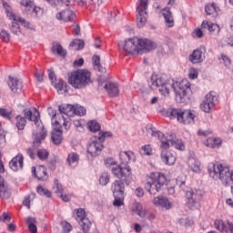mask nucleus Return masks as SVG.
Returning <instances> with one entry per match:
<instances>
[{"label": "nucleus", "mask_w": 233, "mask_h": 233, "mask_svg": "<svg viewBox=\"0 0 233 233\" xmlns=\"http://www.w3.org/2000/svg\"><path fill=\"white\" fill-rule=\"evenodd\" d=\"M207 52V48L205 46H200L198 49H195L193 53L189 56V60L193 65L198 63H203L205 59V53Z\"/></svg>", "instance_id": "dca6fc26"}, {"label": "nucleus", "mask_w": 233, "mask_h": 233, "mask_svg": "<svg viewBox=\"0 0 233 233\" xmlns=\"http://www.w3.org/2000/svg\"><path fill=\"white\" fill-rule=\"evenodd\" d=\"M36 191L40 196H46V198H50V196H52V193H50L48 189L44 188L42 186H38Z\"/></svg>", "instance_id": "864d4df0"}, {"label": "nucleus", "mask_w": 233, "mask_h": 233, "mask_svg": "<svg viewBox=\"0 0 233 233\" xmlns=\"http://www.w3.org/2000/svg\"><path fill=\"white\" fill-rule=\"evenodd\" d=\"M222 63L225 65V66H230V58L225 55H222Z\"/></svg>", "instance_id": "052dcab7"}, {"label": "nucleus", "mask_w": 233, "mask_h": 233, "mask_svg": "<svg viewBox=\"0 0 233 233\" xmlns=\"http://www.w3.org/2000/svg\"><path fill=\"white\" fill-rule=\"evenodd\" d=\"M99 183L102 187H106V185L110 183V176L106 172L102 173L99 177Z\"/></svg>", "instance_id": "a19ab883"}, {"label": "nucleus", "mask_w": 233, "mask_h": 233, "mask_svg": "<svg viewBox=\"0 0 233 233\" xmlns=\"http://www.w3.org/2000/svg\"><path fill=\"white\" fill-rule=\"evenodd\" d=\"M140 154L143 156H151L152 155V146L146 145L143 146L140 149Z\"/></svg>", "instance_id": "8fccbe9b"}, {"label": "nucleus", "mask_w": 233, "mask_h": 233, "mask_svg": "<svg viewBox=\"0 0 233 233\" xmlns=\"http://www.w3.org/2000/svg\"><path fill=\"white\" fill-rule=\"evenodd\" d=\"M51 52L53 54H57L58 56H61V57H65V56H66V51H65V49H63V46H60V44L57 42H53Z\"/></svg>", "instance_id": "2f4dec72"}, {"label": "nucleus", "mask_w": 233, "mask_h": 233, "mask_svg": "<svg viewBox=\"0 0 233 233\" xmlns=\"http://www.w3.org/2000/svg\"><path fill=\"white\" fill-rule=\"evenodd\" d=\"M135 194L137 198H143V196H145V191L143 190L142 187H137L135 190Z\"/></svg>", "instance_id": "13d9d810"}, {"label": "nucleus", "mask_w": 233, "mask_h": 233, "mask_svg": "<svg viewBox=\"0 0 233 233\" xmlns=\"http://www.w3.org/2000/svg\"><path fill=\"white\" fill-rule=\"evenodd\" d=\"M227 226H228V229L229 233H233V223L228 220Z\"/></svg>", "instance_id": "774afa93"}, {"label": "nucleus", "mask_w": 233, "mask_h": 233, "mask_svg": "<svg viewBox=\"0 0 233 233\" xmlns=\"http://www.w3.org/2000/svg\"><path fill=\"white\" fill-rule=\"evenodd\" d=\"M58 198H61V199L64 200L65 203H68V201H70V196L65 195V193L60 194Z\"/></svg>", "instance_id": "69168bd1"}, {"label": "nucleus", "mask_w": 233, "mask_h": 233, "mask_svg": "<svg viewBox=\"0 0 233 233\" xmlns=\"http://www.w3.org/2000/svg\"><path fill=\"white\" fill-rule=\"evenodd\" d=\"M112 185L113 196H125V183H127L128 177L125 180L118 178Z\"/></svg>", "instance_id": "a211bd4d"}, {"label": "nucleus", "mask_w": 233, "mask_h": 233, "mask_svg": "<svg viewBox=\"0 0 233 233\" xmlns=\"http://www.w3.org/2000/svg\"><path fill=\"white\" fill-rule=\"evenodd\" d=\"M177 185L179 188L186 192V198L187 199V204L189 205L190 208H198L199 201L203 199V196H205V192L201 189H194L190 187H187L185 186V181H177Z\"/></svg>", "instance_id": "1a4fd4ad"}, {"label": "nucleus", "mask_w": 233, "mask_h": 233, "mask_svg": "<svg viewBox=\"0 0 233 233\" xmlns=\"http://www.w3.org/2000/svg\"><path fill=\"white\" fill-rule=\"evenodd\" d=\"M56 19L69 23L70 21H74V19H76V14L70 9H66L56 14Z\"/></svg>", "instance_id": "4be33fe9"}, {"label": "nucleus", "mask_w": 233, "mask_h": 233, "mask_svg": "<svg viewBox=\"0 0 233 233\" xmlns=\"http://www.w3.org/2000/svg\"><path fill=\"white\" fill-rule=\"evenodd\" d=\"M55 130L52 132L51 139L55 145H61L63 141V131L58 121H56Z\"/></svg>", "instance_id": "aec40b11"}, {"label": "nucleus", "mask_w": 233, "mask_h": 233, "mask_svg": "<svg viewBox=\"0 0 233 233\" xmlns=\"http://www.w3.org/2000/svg\"><path fill=\"white\" fill-rule=\"evenodd\" d=\"M23 205H24V207H26L28 209H30V195L25 197Z\"/></svg>", "instance_id": "e2e57ef3"}, {"label": "nucleus", "mask_w": 233, "mask_h": 233, "mask_svg": "<svg viewBox=\"0 0 233 233\" xmlns=\"http://www.w3.org/2000/svg\"><path fill=\"white\" fill-rule=\"evenodd\" d=\"M148 86L151 90H159L162 96H168L170 94V87L173 88L176 94L177 103H185L187 92L190 90V82L183 79L181 82H175L172 85L167 84V79L161 75H152L148 81Z\"/></svg>", "instance_id": "f257e3e1"}, {"label": "nucleus", "mask_w": 233, "mask_h": 233, "mask_svg": "<svg viewBox=\"0 0 233 233\" xmlns=\"http://www.w3.org/2000/svg\"><path fill=\"white\" fill-rule=\"evenodd\" d=\"M48 156H50V153H48V151H46V149H39L37 151V157L41 159V161L48 159Z\"/></svg>", "instance_id": "09e8293b"}, {"label": "nucleus", "mask_w": 233, "mask_h": 233, "mask_svg": "<svg viewBox=\"0 0 233 233\" xmlns=\"http://www.w3.org/2000/svg\"><path fill=\"white\" fill-rule=\"evenodd\" d=\"M105 165H106V167H108L110 165L112 167L117 166V165H116V161H114V159H112V158L106 159Z\"/></svg>", "instance_id": "0e129e2a"}, {"label": "nucleus", "mask_w": 233, "mask_h": 233, "mask_svg": "<svg viewBox=\"0 0 233 233\" xmlns=\"http://www.w3.org/2000/svg\"><path fill=\"white\" fill-rule=\"evenodd\" d=\"M25 165V157L22 154H18L9 162V167L13 172H17L18 170H22Z\"/></svg>", "instance_id": "f3484780"}, {"label": "nucleus", "mask_w": 233, "mask_h": 233, "mask_svg": "<svg viewBox=\"0 0 233 233\" xmlns=\"http://www.w3.org/2000/svg\"><path fill=\"white\" fill-rule=\"evenodd\" d=\"M26 223L28 225V230L31 233H37V226H35V218L29 217L26 218Z\"/></svg>", "instance_id": "f704fd0d"}, {"label": "nucleus", "mask_w": 233, "mask_h": 233, "mask_svg": "<svg viewBox=\"0 0 233 233\" xmlns=\"http://www.w3.org/2000/svg\"><path fill=\"white\" fill-rule=\"evenodd\" d=\"M0 39H2V41L4 43H9L10 42V34L8 33V31L2 29L0 32Z\"/></svg>", "instance_id": "3c124183"}, {"label": "nucleus", "mask_w": 233, "mask_h": 233, "mask_svg": "<svg viewBox=\"0 0 233 233\" xmlns=\"http://www.w3.org/2000/svg\"><path fill=\"white\" fill-rule=\"evenodd\" d=\"M4 7L8 19L11 21H18V23H21L22 26L25 28H30V30H34L32 27H30L29 22H26L23 17L17 16L15 14H14L12 7H10L8 5H4Z\"/></svg>", "instance_id": "2eb2a0df"}, {"label": "nucleus", "mask_w": 233, "mask_h": 233, "mask_svg": "<svg viewBox=\"0 0 233 233\" xmlns=\"http://www.w3.org/2000/svg\"><path fill=\"white\" fill-rule=\"evenodd\" d=\"M31 170L32 174H34L39 181L48 180V173L46 172V167H45V166L33 167Z\"/></svg>", "instance_id": "6ab92c4d"}, {"label": "nucleus", "mask_w": 233, "mask_h": 233, "mask_svg": "<svg viewBox=\"0 0 233 233\" xmlns=\"http://www.w3.org/2000/svg\"><path fill=\"white\" fill-rule=\"evenodd\" d=\"M100 5H103V0H89L90 10L93 12L97 10Z\"/></svg>", "instance_id": "de8ad7c7"}, {"label": "nucleus", "mask_w": 233, "mask_h": 233, "mask_svg": "<svg viewBox=\"0 0 233 233\" xmlns=\"http://www.w3.org/2000/svg\"><path fill=\"white\" fill-rule=\"evenodd\" d=\"M147 10H148V0H139L137 7V25L138 28H143L147 25L148 17Z\"/></svg>", "instance_id": "9b49d317"}, {"label": "nucleus", "mask_w": 233, "mask_h": 233, "mask_svg": "<svg viewBox=\"0 0 233 233\" xmlns=\"http://www.w3.org/2000/svg\"><path fill=\"white\" fill-rule=\"evenodd\" d=\"M214 227L217 230H218V232H228L227 224H225V221L221 219L215 220Z\"/></svg>", "instance_id": "c9c22d12"}, {"label": "nucleus", "mask_w": 233, "mask_h": 233, "mask_svg": "<svg viewBox=\"0 0 233 233\" xmlns=\"http://www.w3.org/2000/svg\"><path fill=\"white\" fill-rule=\"evenodd\" d=\"M189 79H198V71L196 69H191L188 74Z\"/></svg>", "instance_id": "bf43d9fd"}, {"label": "nucleus", "mask_w": 233, "mask_h": 233, "mask_svg": "<svg viewBox=\"0 0 233 233\" xmlns=\"http://www.w3.org/2000/svg\"><path fill=\"white\" fill-rule=\"evenodd\" d=\"M8 85L12 92L21 94V90H23V82L21 80L9 76Z\"/></svg>", "instance_id": "5701e85b"}, {"label": "nucleus", "mask_w": 233, "mask_h": 233, "mask_svg": "<svg viewBox=\"0 0 233 233\" xmlns=\"http://www.w3.org/2000/svg\"><path fill=\"white\" fill-rule=\"evenodd\" d=\"M156 43L147 38H128L125 41L123 50L126 52V56H134V54H139V52H150L156 50Z\"/></svg>", "instance_id": "20e7f679"}, {"label": "nucleus", "mask_w": 233, "mask_h": 233, "mask_svg": "<svg viewBox=\"0 0 233 233\" xmlns=\"http://www.w3.org/2000/svg\"><path fill=\"white\" fill-rule=\"evenodd\" d=\"M187 166L192 172H199L201 170V163H199L196 157H188Z\"/></svg>", "instance_id": "c85d7f7f"}, {"label": "nucleus", "mask_w": 233, "mask_h": 233, "mask_svg": "<svg viewBox=\"0 0 233 233\" xmlns=\"http://www.w3.org/2000/svg\"><path fill=\"white\" fill-rule=\"evenodd\" d=\"M54 190L57 196H61L64 193L63 186L59 183L57 178L55 179Z\"/></svg>", "instance_id": "49530a36"}, {"label": "nucleus", "mask_w": 233, "mask_h": 233, "mask_svg": "<svg viewBox=\"0 0 233 233\" xmlns=\"http://www.w3.org/2000/svg\"><path fill=\"white\" fill-rule=\"evenodd\" d=\"M167 183V177L159 172L151 173L146 183V190L152 196H156L165 184Z\"/></svg>", "instance_id": "6e6552de"}, {"label": "nucleus", "mask_w": 233, "mask_h": 233, "mask_svg": "<svg viewBox=\"0 0 233 233\" xmlns=\"http://www.w3.org/2000/svg\"><path fill=\"white\" fill-rule=\"evenodd\" d=\"M1 221H10V216L8 213H3V215L0 218Z\"/></svg>", "instance_id": "338daca9"}, {"label": "nucleus", "mask_w": 233, "mask_h": 233, "mask_svg": "<svg viewBox=\"0 0 233 233\" xmlns=\"http://www.w3.org/2000/svg\"><path fill=\"white\" fill-rule=\"evenodd\" d=\"M104 88L109 97H117L119 96V86L116 83L107 82L105 84Z\"/></svg>", "instance_id": "412c9836"}, {"label": "nucleus", "mask_w": 233, "mask_h": 233, "mask_svg": "<svg viewBox=\"0 0 233 233\" xmlns=\"http://www.w3.org/2000/svg\"><path fill=\"white\" fill-rule=\"evenodd\" d=\"M55 88L57 89V92L63 94V92H66V82L60 80L58 83L54 84Z\"/></svg>", "instance_id": "79ce46f5"}, {"label": "nucleus", "mask_w": 233, "mask_h": 233, "mask_svg": "<svg viewBox=\"0 0 233 233\" xmlns=\"http://www.w3.org/2000/svg\"><path fill=\"white\" fill-rule=\"evenodd\" d=\"M88 128L91 132H99V130H101V125H99L97 121L92 120L88 123Z\"/></svg>", "instance_id": "c03bdc74"}, {"label": "nucleus", "mask_w": 233, "mask_h": 233, "mask_svg": "<svg viewBox=\"0 0 233 233\" xmlns=\"http://www.w3.org/2000/svg\"><path fill=\"white\" fill-rule=\"evenodd\" d=\"M35 76L36 81H38V83L43 82V73L41 71H36L35 73Z\"/></svg>", "instance_id": "680f3d73"}, {"label": "nucleus", "mask_w": 233, "mask_h": 233, "mask_svg": "<svg viewBox=\"0 0 233 233\" xmlns=\"http://www.w3.org/2000/svg\"><path fill=\"white\" fill-rule=\"evenodd\" d=\"M92 73L87 69H78L70 74L68 83L73 88H86L92 83Z\"/></svg>", "instance_id": "0eeeda50"}, {"label": "nucleus", "mask_w": 233, "mask_h": 233, "mask_svg": "<svg viewBox=\"0 0 233 233\" xmlns=\"http://www.w3.org/2000/svg\"><path fill=\"white\" fill-rule=\"evenodd\" d=\"M153 203L156 207H160V208H165V210L172 208V203L165 197H156Z\"/></svg>", "instance_id": "b1692460"}, {"label": "nucleus", "mask_w": 233, "mask_h": 233, "mask_svg": "<svg viewBox=\"0 0 233 233\" xmlns=\"http://www.w3.org/2000/svg\"><path fill=\"white\" fill-rule=\"evenodd\" d=\"M202 30H208L209 33H211L212 35H218L219 34V25L218 24H213L212 22L208 21H203L201 25Z\"/></svg>", "instance_id": "a878e982"}, {"label": "nucleus", "mask_w": 233, "mask_h": 233, "mask_svg": "<svg viewBox=\"0 0 233 233\" xmlns=\"http://www.w3.org/2000/svg\"><path fill=\"white\" fill-rule=\"evenodd\" d=\"M167 112L171 119H177L178 123H182V125H190L196 119V111L194 110L169 108Z\"/></svg>", "instance_id": "9d476101"}, {"label": "nucleus", "mask_w": 233, "mask_h": 233, "mask_svg": "<svg viewBox=\"0 0 233 233\" xmlns=\"http://www.w3.org/2000/svg\"><path fill=\"white\" fill-rule=\"evenodd\" d=\"M70 46L75 50H83L85 48V41L81 39H75L70 43Z\"/></svg>", "instance_id": "4c0bfd02"}, {"label": "nucleus", "mask_w": 233, "mask_h": 233, "mask_svg": "<svg viewBox=\"0 0 233 233\" xmlns=\"http://www.w3.org/2000/svg\"><path fill=\"white\" fill-rule=\"evenodd\" d=\"M19 21L13 20L11 25H10V31L12 34H15V35H19L21 34V27L19 26Z\"/></svg>", "instance_id": "ea45409f"}, {"label": "nucleus", "mask_w": 233, "mask_h": 233, "mask_svg": "<svg viewBox=\"0 0 233 233\" xmlns=\"http://www.w3.org/2000/svg\"><path fill=\"white\" fill-rule=\"evenodd\" d=\"M92 63L94 65L95 70H97L101 74H105L106 72V68L101 66V57L97 55H95L92 58Z\"/></svg>", "instance_id": "7c9ffc66"}, {"label": "nucleus", "mask_w": 233, "mask_h": 233, "mask_svg": "<svg viewBox=\"0 0 233 233\" xmlns=\"http://www.w3.org/2000/svg\"><path fill=\"white\" fill-rule=\"evenodd\" d=\"M0 116L10 121L12 119V110L0 107Z\"/></svg>", "instance_id": "a18cd8bd"}, {"label": "nucleus", "mask_w": 233, "mask_h": 233, "mask_svg": "<svg viewBox=\"0 0 233 233\" xmlns=\"http://www.w3.org/2000/svg\"><path fill=\"white\" fill-rule=\"evenodd\" d=\"M23 115L24 116L21 115L15 116L16 128L18 130H25V127H26V119H28V121H33V123H35V127H36L35 130L33 132V143L35 147H39V144L46 137L47 134L46 129H45V126H43V122H41V115L36 109H24Z\"/></svg>", "instance_id": "7ed1b4c3"}, {"label": "nucleus", "mask_w": 233, "mask_h": 233, "mask_svg": "<svg viewBox=\"0 0 233 233\" xmlns=\"http://www.w3.org/2000/svg\"><path fill=\"white\" fill-rule=\"evenodd\" d=\"M205 12L207 15H211V17H218L219 7H218V5L215 3L209 4L206 5Z\"/></svg>", "instance_id": "cd10ccee"}, {"label": "nucleus", "mask_w": 233, "mask_h": 233, "mask_svg": "<svg viewBox=\"0 0 233 233\" xmlns=\"http://www.w3.org/2000/svg\"><path fill=\"white\" fill-rule=\"evenodd\" d=\"M86 109L84 106H76L75 107V116H85Z\"/></svg>", "instance_id": "5fc2aeb1"}, {"label": "nucleus", "mask_w": 233, "mask_h": 233, "mask_svg": "<svg viewBox=\"0 0 233 233\" xmlns=\"http://www.w3.org/2000/svg\"><path fill=\"white\" fill-rule=\"evenodd\" d=\"M162 15L164 16L166 26H167V28H172V26H174V17L172 16L170 8L167 7L163 9Z\"/></svg>", "instance_id": "bb28decb"}, {"label": "nucleus", "mask_w": 233, "mask_h": 233, "mask_svg": "<svg viewBox=\"0 0 233 233\" xmlns=\"http://www.w3.org/2000/svg\"><path fill=\"white\" fill-rule=\"evenodd\" d=\"M71 230H72V225H70V223L68 222L63 223V232L70 233Z\"/></svg>", "instance_id": "4d7b16f0"}, {"label": "nucleus", "mask_w": 233, "mask_h": 233, "mask_svg": "<svg viewBox=\"0 0 233 233\" xmlns=\"http://www.w3.org/2000/svg\"><path fill=\"white\" fill-rule=\"evenodd\" d=\"M58 110L60 114H65L68 117H72V116H75V106L72 105L59 106Z\"/></svg>", "instance_id": "c756f323"}, {"label": "nucleus", "mask_w": 233, "mask_h": 233, "mask_svg": "<svg viewBox=\"0 0 233 233\" xmlns=\"http://www.w3.org/2000/svg\"><path fill=\"white\" fill-rule=\"evenodd\" d=\"M115 200L113 201L114 207H121L123 206V202L125 201V195H114Z\"/></svg>", "instance_id": "37998d69"}, {"label": "nucleus", "mask_w": 233, "mask_h": 233, "mask_svg": "<svg viewBox=\"0 0 233 233\" xmlns=\"http://www.w3.org/2000/svg\"><path fill=\"white\" fill-rule=\"evenodd\" d=\"M151 136L153 137H157L161 143L160 157L163 163L169 166L174 165L176 163V154L168 151V149L170 147H174L177 150H185V144H183V141L177 139L174 134H167L165 136L161 131L154 130V128H151Z\"/></svg>", "instance_id": "f03ea898"}, {"label": "nucleus", "mask_w": 233, "mask_h": 233, "mask_svg": "<svg viewBox=\"0 0 233 233\" xmlns=\"http://www.w3.org/2000/svg\"><path fill=\"white\" fill-rule=\"evenodd\" d=\"M106 137H112V132L110 131H104V132H100L99 136L96 137V138L98 139V141L105 143V138Z\"/></svg>", "instance_id": "603ef678"}, {"label": "nucleus", "mask_w": 233, "mask_h": 233, "mask_svg": "<svg viewBox=\"0 0 233 233\" xmlns=\"http://www.w3.org/2000/svg\"><path fill=\"white\" fill-rule=\"evenodd\" d=\"M133 212H135V214H137V216H139V218H145V210L143 209V206L137 202L133 205Z\"/></svg>", "instance_id": "e433bc0d"}, {"label": "nucleus", "mask_w": 233, "mask_h": 233, "mask_svg": "<svg viewBox=\"0 0 233 233\" xmlns=\"http://www.w3.org/2000/svg\"><path fill=\"white\" fill-rule=\"evenodd\" d=\"M76 221L79 222L83 232L87 233L90 230V227H92V222L88 218H86V212L84 208L76 209Z\"/></svg>", "instance_id": "ddd939ff"}, {"label": "nucleus", "mask_w": 233, "mask_h": 233, "mask_svg": "<svg viewBox=\"0 0 233 233\" xmlns=\"http://www.w3.org/2000/svg\"><path fill=\"white\" fill-rule=\"evenodd\" d=\"M119 157L120 164L111 167V172L115 177H117V179L125 181L127 177H130V176H132V168L128 166V163H130V159L134 157V152L122 151L119 154Z\"/></svg>", "instance_id": "39448f33"}, {"label": "nucleus", "mask_w": 233, "mask_h": 233, "mask_svg": "<svg viewBox=\"0 0 233 233\" xmlns=\"http://www.w3.org/2000/svg\"><path fill=\"white\" fill-rule=\"evenodd\" d=\"M66 161L70 167H72V165H77V163H79V155H77V153H70Z\"/></svg>", "instance_id": "58836bf2"}, {"label": "nucleus", "mask_w": 233, "mask_h": 233, "mask_svg": "<svg viewBox=\"0 0 233 233\" xmlns=\"http://www.w3.org/2000/svg\"><path fill=\"white\" fill-rule=\"evenodd\" d=\"M11 189L8 187V184L0 176V198L1 199H8L11 196Z\"/></svg>", "instance_id": "393cba45"}, {"label": "nucleus", "mask_w": 233, "mask_h": 233, "mask_svg": "<svg viewBox=\"0 0 233 233\" xmlns=\"http://www.w3.org/2000/svg\"><path fill=\"white\" fill-rule=\"evenodd\" d=\"M208 172L210 177L213 179H220L223 185H228V181H233V171L228 167H223V165L216 162H211L208 166Z\"/></svg>", "instance_id": "423d86ee"}, {"label": "nucleus", "mask_w": 233, "mask_h": 233, "mask_svg": "<svg viewBox=\"0 0 233 233\" xmlns=\"http://www.w3.org/2000/svg\"><path fill=\"white\" fill-rule=\"evenodd\" d=\"M207 147H209V148H217L221 147V138L218 137H209L206 141Z\"/></svg>", "instance_id": "72a5a7b5"}, {"label": "nucleus", "mask_w": 233, "mask_h": 233, "mask_svg": "<svg viewBox=\"0 0 233 233\" xmlns=\"http://www.w3.org/2000/svg\"><path fill=\"white\" fill-rule=\"evenodd\" d=\"M22 6H25V8H29V10H32L35 14H37L38 12H41V7L35 6L34 2L30 0H23L21 2Z\"/></svg>", "instance_id": "473e14b6"}, {"label": "nucleus", "mask_w": 233, "mask_h": 233, "mask_svg": "<svg viewBox=\"0 0 233 233\" xmlns=\"http://www.w3.org/2000/svg\"><path fill=\"white\" fill-rule=\"evenodd\" d=\"M103 143L99 141L97 137H93L87 144V154H89L91 157H97L103 151Z\"/></svg>", "instance_id": "f8f14e48"}, {"label": "nucleus", "mask_w": 233, "mask_h": 233, "mask_svg": "<svg viewBox=\"0 0 233 233\" xmlns=\"http://www.w3.org/2000/svg\"><path fill=\"white\" fill-rule=\"evenodd\" d=\"M216 101H218V97L212 95V93H208L206 95L204 101L200 105L201 110L206 114L210 113V110L214 109Z\"/></svg>", "instance_id": "4468645a"}, {"label": "nucleus", "mask_w": 233, "mask_h": 233, "mask_svg": "<svg viewBox=\"0 0 233 233\" xmlns=\"http://www.w3.org/2000/svg\"><path fill=\"white\" fill-rule=\"evenodd\" d=\"M180 224L184 227H191V225H194V220L192 218H182L180 219Z\"/></svg>", "instance_id": "6e6d98bb"}]
</instances>
